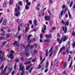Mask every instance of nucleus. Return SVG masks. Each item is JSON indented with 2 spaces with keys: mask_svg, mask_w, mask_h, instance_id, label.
<instances>
[{
  "mask_svg": "<svg viewBox=\"0 0 75 75\" xmlns=\"http://www.w3.org/2000/svg\"><path fill=\"white\" fill-rule=\"evenodd\" d=\"M34 46H35V47H37V44H34Z\"/></svg>",
  "mask_w": 75,
  "mask_h": 75,
  "instance_id": "nucleus-62",
  "label": "nucleus"
},
{
  "mask_svg": "<svg viewBox=\"0 0 75 75\" xmlns=\"http://www.w3.org/2000/svg\"><path fill=\"white\" fill-rule=\"evenodd\" d=\"M0 35L1 36H4L5 35L3 33H1V34Z\"/></svg>",
  "mask_w": 75,
  "mask_h": 75,
  "instance_id": "nucleus-59",
  "label": "nucleus"
},
{
  "mask_svg": "<svg viewBox=\"0 0 75 75\" xmlns=\"http://www.w3.org/2000/svg\"><path fill=\"white\" fill-rule=\"evenodd\" d=\"M72 62H71L70 64V65H69V68H71V67H72Z\"/></svg>",
  "mask_w": 75,
  "mask_h": 75,
  "instance_id": "nucleus-28",
  "label": "nucleus"
},
{
  "mask_svg": "<svg viewBox=\"0 0 75 75\" xmlns=\"http://www.w3.org/2000/svg\"><path fill=\"white\" fill-rule=\"evenodd\" d=\"M65 25H64V27L63 26L62 28L63 31H64V33H67V26H68V25H69V22L68 21H67L65 23Z\"/></svg>",
  "mask_w": 75,
  "mask_h": 75,
  "instance_id": "nucleus-3",
  "label": "nucleus"
},
{
  "mask_svg": "<svg viewBox=\"0 0 75 75\" xmlns=\"http://www.w3.org/2000/svg\"><path fill=\"white\" fill-rule=\"evenodd\" d=\"M36 8L37 10H38V11H39V10H40V8H39L38 7H36Z\"/></svg>",
  "mask_w": 75,
  "mask_h": 75,
  "instance_id": "nucleus-56",
  "label": "nucleus"
},
{
  "mask_svg": "<svg viewBox=\"0 0 75 75\" xmlns=\"http://www.w3.org/2000/svg\"><path fill=\"white\" fill-rule=\"evenodd\" d=\"M70 58H71V55H69V56L68 60L69 61L70 60Z\"/></svg>",
  "mask_w": 75,
  "mask_h": 75,
  "instance_id": "nucleus-57",
  "label": "nucleus"
},
{
  "mask_svg": "<svg viewBox=\"0 0 75 75\" xmlns=\"http://www.w3.org/2000/svg\"><path fill=\"white\" fill-rule=\"evenodd\" d=\"M13 45H16L17 47H19V43L17 41H15L13 44Z\"/></svg>",
  "mask_w": 75,
  "mask_h": 75,
  "instance_id": "nucleus-11",
  "label": "nucleus"
},
{
  "mask_svg": "<svg viewBox=\"0 0 75 75\" xmlns=\"http://www.w3.org/2000/svg\"><path fill=\"white\" fill-rule=\"evenodd\" d=\"M30 44H29L28 45L25 47V51H28V47H29V48H33L34 47V45H33L30 46Z\"/></svg>",
  "mask_w": 75,
  "mask_h": 75,
  "instance_id": "nucleus-6",
  "label": "nucleus"
},
{
  "mask_svg": "<svg viewBox=\"0 0 75 75\" xmlns=\"http://www.w3.org/2000/svg\"><path fill=\"white\" fill-rule=\"evenodd\" d=\"M7 23V20L6 19H4L3 22L2 24L3 25H6Z\"/></svg>",
  "mask_w": 75,
  "mask_h": 75,
  "instance_id": "nucleus-18",
  "label": "nucleus"
},
{
  "mask_svg": "<svg viewBox=\"0 0 75 75\" xmlns=\"http://www.w3.org/2000/svg\"><path fill=\"white\" fill-rule=\"evenodd\" d=\"M40 61H41L42 60V56H40Z\"/></svg>",
  "mask_w": 75,
  "mask_h": 75,
  "instance_id": "nucleus-60",
  "label": "nucleus"
},
{
  "mask_svg": "<svg viewBox=\"0 0 75 75\" xmlns=\"http://www.w3.org/2000/svg\"><path fill=\"white\" fill-rule=\"evenodd\" d=\"M68 14L69 15V18L70 19L71 18V13H70V12H69V10H68Z\"/></svg>",
  "mask_w": 75,
  "mask_h": 75,
  "instance_id": "nucleus-20",
  "label": "nucleus"
},
{
  "mask_svg": "<svg viewBox=\"0 0 75 75\" xmlns=\"http://www.w3.org/2000/svg\"><path fill=\"white\" fill-rule=\"evenodd\" d=\"M20 7L19 6H18L17 7H16L15 10V15L16 16H18L19 17L20 15Z\"/></svg>",
  "mask_w": 75,
  "mask_h": 75,
  "instance_id": "nucleus-1",
  "label": "nucleus"
},
{
  "mask_svg": "<svg viewBox=\"0 0 75 75\" xmlns=\"http://www.w3.org/2000/svg\"><path fill=\"white\" fill-rule=\"evenodd\" d=\"M52 52H51L50 53V54L49 55V57H50L51 55H52Z\"/></svg>",
  "mask_w": 75,
  "mask_h": 75,
  "instance_id": "nucleus-61",
  "label": "nucleus"
},
{
  "mask_svg": "<svg viewBox=\"0 0 75 75\" xmlns=\"http://www.w3.org/2000/svg\"><path fill=\"white\" fill-rule=\"evenodd\" d=\"M66 13V11L64 10H64H62L61 11L60 15L61 16V17H62V16H63V14L64 13Z\"/></svg>",
  "mask_w": 75,
  "mask_h": 75,
  "instance_id": "nucleus-8",
  "label": "nucleus"
},
{
  "mask_svg": "<svg viewBox=\"0 0 75 75\" xmlns=\"http://www.w3.org/2000/svg\"><path fill=\"white\" fill-rule=\"evenodd\" d=\"M28 8H29V7H28V6L26 5L25 6V10H28Z\"/></svg>",
  "mask_w": 75,
  "mask_h": 75,
  "instance_id": "nucleus-35",
  "label": "nucleus"
},
{
  "mask_svg": "<svg viewBox=\"0 0 75 75\" xmlns=\"http://www.w3.org/2000/svg\"><path fill=\"white\" fill-rule=\"evenodd\" d=\"M50 17L49 16H45V20H47V21H50Z\"/></svg>",
  "mask_w": 75,
  "mask_h": 75,
  "instance_id": "nucleus-9",
  "label": "nucleus"
},
{
  "mask_svg": "<svg viewBox=\"0 0 75 75\" xmlns=\"http://www.w3.org/2000/svg\"><path fill=\"white\" fill-rule=\"evenodd\" d=\"M3 18H1V20L0 21V23H1V22H2V21H3Z\"/></svg>",
  "mask_w": 75,
  "mask_h": 75,
  "instance_id": "nucleus-55",
  "label": "nucleus"
},
{
  "mask_svg": "<svg viewBox=\"0 0 75 75\" xmlns=\"http://www.w3.org/2000/svg\"><path fill=\"white\" fill-rule=\"evenodd\" d=\"M65 7V5H63V6H62L63 9H64Z\"/></svg>",
  "mask_w": 75,
  "mask_h": 75,
  "instance_id": "nucleus-54",
  "label": "nucleus"
},
{
  "mask_svg": "<svg viewBox=\"0 0 75 75\" xmlns=\"http://www.w3.org/2000/svg\"><path fill=\"white\" fill-rule=\"evenodd\" d=\"M50 4H52V0H49Z\"/></svg>",
  "mask_w": 75,
  "mask_h": 75,
  "instance_id": "nucleus-44",
  "label": "nucleus"
},
{
  "mask_svg": "<svg viewBox=\"0 0 75 75\" xmlns=\"http://www.w3.org/2000/svg\"><path fill=\"white\" fill-rule=\"evenodd\" d=\"M43 27L44 28H42V33H44V31L46 30V26H45V25H44Z\"/></svg>",
  "mask_w": 75,
  "mask_h": 75,
  "instance_id": "nucleus-14",
  "label": "nucleus"
},
{
  "mask_svg": "<svg viewBox=\"0 0 75 75\" xmlns=\"http://www.w3.org/2000/svg\"><path fill=\"white\" fill-rule=\"evenodd\" d=\"M52 49H53V46H52L49 51V53H50L51 51L52 50Z\"/></svg>",
  "mask_w": 75,
  "mask_h": 75,
  "instance_id": "nucleus-29",
  "label": "nucleus"
},
{
  "mask_svg": "<svg viewBox=\"0 0 75 75\" xmlns=\"http://www.w3.org/2000/svg\"><path fill=\"white\" fill-rule=\"evenodd\" d=\"M3 67H4V65H2L1 66V67H0L1 69H3Z\"/></svg>",
  "mask_w": 75,
  "mask_h": 75,
  "instance_id": "nucleus-41",
  "label": "nucleus"
},
{
  "mask_svg": "<svg viewBox=\"0 0 75 75\" xmlns=\"http://www.w3.org/2000/svg\"><path fill=\"white\" fill-rule=\"evenodd\" d=\"M72 35V36H75V33H74V32H73Z\"/></svg>",
  "mask_w": 75,
  "mask_h": 75,
  "instance_id": "nucleus-43",
  "label": "nucleus"
},
{
  "mask_svg": "<svg viewBox=\"0 0 75 75\" xmlns=\"http://www.w3.org/2000/svg\"><path fill=\"white\" fill-rule=\"evenodd\" d=\"M31 63V62L28 61V62H26L24 64L25 65H27L28 64H30Z\"/></svg>",
  "mask_w": 75,
  "mask_h": 75,
  "instance_id": "nucleus-24",
  "label": "nucleus"
},
{
  "mask_svg": "<svg viewBox=\"0 0 75 75\" xmlns=\"http://www.w3.org/2000/svg\"><path fill=\"white\" fill-rule=\"evenodd\" d=\"M19 71H22V72L21 74V75H24V67H22V64H21L19 66Z\"/></svg>",
  "mask_w": 75,
  "mask_h": 75,
  "instance_id": "nucleus-5",
  "label": "nucleus"
},
{
  "mask_svg": "<svg viewBox=\"0 0 75 75\" xmlns=\"http://www.w3.org/2000/svg\"><path fill=\"white\" fill-rule=\"evenodd\" d=\"M18 31H20V26H18Z\"/></svg>",
  "mask_w": 75,
  "mask_h": 75,
  "instance_id": "nucleus-64",
  "label": "nucleus"
},
{
  "mask_svg": "<svg viewBox=\"0 0 75 75\" xmlns=\"http://www.w3.org/2000/svg\"><path fill=\"white\" fill-rule=\"evenodd\" d=\"M65 48V47H62L60 50L59 51V54H60L61 52L62 51V50H64Z\"/></svg>",
  "mask_w": 75,
  "mask_h": 75,
  "instance_id": "nucleus-13",
  "label": "nucleus"
},
{
  "mask_svg": "<svg viewBox=\"0 0 75 75\" xmlns=\"http://www.w3.org/2000/svg\"><path fill=\"white\" fill-rule=\"evenodd\" d=\"M72 46L73 47V48H75V42H74L72 44Z\"/></svg>",
  "mask_w": 75,
  "mask_h": 75,
  "instance_id": "nucleus-30",
  "label": "nucleus"
},
{
  "mask_svg": "<svg viewBox=\"0 0 75 75\" xmlns=\"http://www.w3.org/2000/svg\"><path fill=\"white\" fill-rule=\"evenodd\" d=\"M12 68H8V70H9L10 72H11V71H12Z\"/></svg>",
  "mask_w": 75,
  "mask_h": 75,
  "instance_id": "nucleus-40",
  "label": "nucleus"
},
{
  "mask_svg": "<svg viewBox=\"0 0 75 75\" xmlns=\"http://www.w3.org/2000/svg\"><path fill=\"white\" fill-rule=\"evenodd\" d=\"M48 64H49V63H48V61H47L46 63V64L45 65V67L46 69H47V68H48Z\"/></svg>",
  "mask_w": 75,
  "mask_h": 75,
  "instance_id": "nucleus-16",
  "label": "nucleus"
},
{
  "mask_svg": "<svg viewBox=\"0 0 75 75\" xmlns=\"http://www.w3.org/2000/svg\"><path fill=\"white\" fill-rule=\"evenodd\" d=\"M16 22H17V23H18V24H19V23H20V21H19V20L18 19H17Z\"/></svg>",
  "mask_w": 75,
  "mask_h": 75,
  "instance_id": "nucleus-49",
  "label": "nucleus"
},
{
  "mask_svg": "<svg viewBox=\"0 0 75 75\" xmlns=\"http://www.w3.org/2000/svg\"><path fill=\"white\" fill-rule=\"evenodd\" d=\"M67 40V36L65 35H64L63 37L60 40H59V38H58L57 39V41L59 42V44H60L62 43V41L64 42L65 41Z\"/></svg>",
  "mask_w": 75,
  "mask_h": 75,
  "instance_id": "nucleus-2",
  "label": "nucleus"
},
{
  "mask_svg": "<svg viewBox=\"0 0 75 75\" xmlns=\"http://www.w3.org/2000/svg\"><path fill=\"white\" fill-rule=\"evenodd\" d=\"M21 61H23L24 60V57H22L21 58Z\"/></svg>",
  "mask_w": 75,
  "mask_h": 75,
  "instance_id": "nucleus-42",
  "label": "nucleus"
},
{
  "mask_svg": "<svg viewBox=\"0 0 75 75\" xmlns=\"http://www.w3.org/2000/svg\"><path fill=\"white\" fill-rule=\"evenodd\" d=\"M3 39H4V37H0V40H3Z\"/></svg>",
  "mask_w": 75,
  "mask_h": 75,
  "instance_id": "nucleus-58",
  "label": "nucleus"
},
{
  "mask_svg": "<svg viewBox=\"0 0 75 75\" xmlns=\"http://www.w3.org/2000/svg\"><path fill=\"white\" fill-rule=\"evenodd\" d=\"M4 53H3V52L0 50V59L1 60V63L3 62L4 60H5V57H3V55Z\"/></svg>",
  "mask_w": 75,
  "mask_h": 75,
  "instance_id": "nucleus-4",
  "label": "nucleus"
},
{
  "mask_svg": "<svg viewBox=\"0 0 75 75\" xmlns=\"http://www.w3.org/2000/svg\"><path fill=\"white\" fill-rule=\"evenodd\" d=\"M9 58H11V59H13L14 58L13 56V54H11L9 56H8Z\"/></svg>",
  "mask_w": 75,
  "mask_h": 75,
  "instance_id": "nucleus-15",
  "label": "nucleus"
},
{
  "mask_svg": "<svg viewBox=\"0 0 75 75\" xmlns=\"http://www.w3.org/2000/svg\"><path fill=\"white\" fill-rule=\"evenodd\" d=\"M10 35L9 34H7L6 35V38H8V37H10Z\"/></svg>",
  "mask_w": 75,
  "mask_h": 75,
  "instance_id": "nucleus-33",
  "label": "nucleus"
},
{
  "mask_svg": "<svg viewBox=\"0 0 75 75\" xmlns=\"http://www.w3.org/2000/svg\"><path fill=\"white\" fill-rule=\"evenodd\" d=\"M30 4L31 3L30 2H28L26 4V5H27V6H30Z\"/></svg>",
  "mask_w": 75,
  "mask_h": 75,
  "instance_id": "nucleus-47",
  "label": "nucleus"
},
{
  "mask_svg": "<svg viewBox=\"0 0 75 75\" xmlns=\"http://www.w3.org/2000/svg\"><path fill=\"white\" fill-rule=\"evenodd\" d=\"M7 66H6L5 67L3 71V70H2L1 72V74H3V75H5V74L6 73H5V72L6 71V69H7Z\"/></svg>",
  "mask_w": 75,
  "mask_h": 75,
  "instance_id": "nucleus-7",
  "label": "nucleus"
},
{
  "mask_svg": "<svg viewBox=\"0 0 75 75\" xmlns=\"http://www.w3.org/2000/svg\"><path fill=\"white\" fill-rule=\"evenodd\" d=\"M6 42H4L2 43V45L1 46V48H2L3 47V45H6Z\"/></svg>",
  "mask_w": 75,
  "mask_h": 75,
  "instance_id": "nucleus-26",
  "label": "nucleus"
},
{
  "mask_svg": "<svg viewBox=\"0 0 75 75\" xmlns=\"http://www.w3.org/2000/svg\"><path fill=\"white\" fill-rule=\"evenodd\" d=\"M34 24L35 27H36V26L37 25V20H34Z\"/></svg>",
  "mask_w": 75,
  "mask_h": 75,
  "instance_id": "nucleus-17",
  "label": "nucleus"
},
{
  "mask_svg": "<svg viewBox=\"0 0 75 75\" xmlns=\"http://www.w3.org/2000/svg\"><path fill=\"white\" fill-rule=\"evenodd\" d=\"M66 65H67V64L66 63V62H64L63 64V66L65 67H66Z\"/></svg>",
  "mask_w": 75,
  "mask_h": 75,
  "instance_id": "nucleus-46",
  "label": "nucleus"
},
{
  "mask_svg": "<svg viewBox=\"0 0 75 75\" xmlns=\"http://www.w3.org/2000/svg\"><path fill=\"white\" fill-rule=\"evenodd\" d=\"M21 47H22V48L24 49L25 48V45H24V44H22L21 45Z\"/></svg>",
  "mask_w": 75,
  "mask_h": 75,
  "instance_id": "nucleus-27",
  "label": "nucleus"
},
{
  "mask_svg": "<svg viewBox=\"0 0 75 75\" xmlns=\"http://www.w3.org/2000/svg\"><path fill=\"white\" fill-rule=\"evenodd\" d=\"M45 37L47 38H51V37H52V35L51 34L50 35L46 34L45 35Z\"/></svg>",
  "mask_w": 75,
  "mask_h": 75,
  "instance_id": "nucleus-10",
  "label": "nucleus"
},
{
  "mask_svg": "<svg viewBox=\"0 0 75 75\" xmlns=\"http://www.w3.org/2000/svg\"><path fill=\"white\" fill-rule=\"evenodd\" d=\"M28 51H25H25L26 52L25 53V55H26V56H27V57H28V56H30V53L28 52Z\"/></svg>",
  "mask_w": 75,
  "mask_h": 75,
  "instance_id": "nucleus-12",
  "label": "nucleus"
},
{
  "mask_svg": "<svg viewBox=\"0 0 75 75\" xmlns=\"http://www.w3.org/2000/svg\"><path fill=\"white\" fill-rule=\"evenodd\" d=\"M29 27H26L25 28V32H28V30H29Z\"/></svg>",
  "mask_w": 75,
  "mask_h": 75,
  "instance_id": "nucleus-22",
  "label": "nucleus"
},
{
  "mask_svg": "<svg viewBox=\"0 0 75 75\" xmlns=\"http://www.w3.org/2000/svg\"><path fill=\"white\" fill-rule=\"evenodd\" d=\"M35 39L33 38L32 39V42H35Z\"/></svg>",
  "mask_w": 75,
  "mask_h": 75,
  "instance_id": "nucleus-51",
  "label": "nucleus"
},
{
  "mask_svg": "<svg viewBox=\"0 0 75 75\" xmlns=\"http://www.w3.org/2000/svg\"><path fill=\"white\" fill-rule=\"evenodd\" d=\"M6 5H7V4H6V2L4 1V3L3 5V7H4V8L5 7H6Z\"/></svg>",
  "mask_w": 75,
  "mask_h": 75,
  "instance_id": "nucleus-23",
  "label": "nucleus"
},
{
  "mask_svg": "<svg viewBox=\"0 0 75 75\" xmlns=\"http://www.w3.org/2000/svg\"><path fill=\"white\" fill-rule=\"evenodd\" d=\"M18 4L20 6H22V2L20 1L18 2Z\"/></svg>",
  "mask_w": 75,
  "mask_h": 75,
  "instance_id": "nucleus-32",
  "label": "nucleus"
},
{
  "mask_svg": "<svg viewBox=\"0 0 75 75\" xmlns=\"http://www.w3.org/2000/svg\"><path fill=\"white\" fill-rule=\"evenodd\" d=\"M34 53H37L38 52L37 50H34Z\"/></svg>",
  "mask_w": 75,
  "mask_h": 75,
  "instance_id": "nucleus-37",
  "label": "nucleus"
},
{
  "mask_svg": "<svg viewBox=\"0 0 75 75\" xmlns=\"http://www.w3.org/2000/svg\"><path fill=\"white\" fill-rule=\"evenodd\" d=\"M72 4H73V1H71V2L70 3V6H69L70 7H72Z\"/></svg>",
  "mask_w": 75,
  "mask_h": 75,
  "instance_id": "nucleus-31",
  "label": "nucleus"
},
{
  "mask_svg": "<svg viewBox=\"0 0 75 75\" xmlns=\"http://www.w3.org/2000/svg\"><path fill=\"white\" fill-rule=\"evenodd\" d=\"M50 42V40L49 39L45 40H44V42Z\"/></svg>",
  "mask_w": 75,
  "mask_h": 75,
  "instance_id": "nucleus-19",
  "label": "nucleus"
},
{
  "mask_svg": "<svg viewBox=\"0 0 75 75\" xmlns=\"http://www.w3.org/2000/svg\"><path fill=\"white\" fill-rule=\"evenodd\" d=\"M30 66H28L26 68V70H28V69H30Z\"/></svg>",
  "mask_w": 75,
  "mask_h": 75,
  "instance_id": "nucleus-36",
  "label": "nucleus"
},
{
  "mask_svg": "<svg viewBox=\"0 0 75 75\" xmlns=\"http://www.w3.org/2000/svg\"><path fill=\"white\" fill-rule=\"evenodd\" d=\"M33 69V68H31L30 70H29V72L30 73H31V71H32V69Z\"/></svg>",
  "mask_w": 75,
  "mask_h": 75,
  "instance_id": "nucleus-50",
  "label": "nucleus"
},
{
  "mask_svg": "<svg viewBox=\"0 0 75 75\" xmlns=\"http://www.w3.org/2000/svg\"><path fill=\"white\" fill-rule=\"evenodd\" d=\"M11 29H8L7 30V31L8 33H10V32H11Z\"/></svg>",
  "mask_w": 75,
  "mask_h": 75,
  "instance_id": "nucleus-38",
  "label": "nucleus"
},
{
  "mask_svg": "<svg viewBox=\"0 0 75 75\" xmlns=\"http://www.w3.org/2000/svg\"><path fill=\"white\" fill-rule=\"evenodd\" d=\"M47 71H48V69H46L45 71V73L47 72Z\"/></svg>",
  "mask_w": 75,
  "mask_h": 75,
  "instance_id": "nucleus-63",
  "label": "nucleus"
},
{
  "mask_svg": "<svg viewBox=\"0 0 75 75\" xmlns=\"http://www.w3.org/2000/svg\"><path fill=\"white\" fill-rule=\"evenodd\" d=\"M9 3L10 5H12L13 3V0H10Z\"/></svg>",
  "mask_w": 75,
  "mask_h": 75,
  "instance_id": "nucleus-21",
  "label": "nucleus"
},
{
  "mask_svg": "<svg viewBox=\"0 0 75 75\" xmlns=\"http://www.w3.org/2000/svg\"><path fill=\"white\" fill-rule=\"evenodd\" d=\"M45 58L42 60L41 62H40V64H42V63H43V62H44V60H45Z\"/></svg>",
  "mask_w": 75,
  "mask_h": 75,
  "instance_id": "nucleus-34",
  "label": "nucleus"
},
{
  "mask_svg": "<svg viewBox=\"0 0 75 75\" xmlns=\"http://www.w3.org/2000/svg\"><path fill=\"white\" fill-rule=\"evenodd\" d=\"M15 61H16V62H18V59L17 58L15 60Z\"/></svg>",
  "mask_w": 75,
  "mask_h": 75,
  "instance_id": "nucleus-45",
  "label": "nucleus"
},
{
  "mask_svg": "<svg viewBox=\"0 0 75 75\" xmlns=\"http://www.w3.org/2000/svg\"><path fill=\"white\" fill-rule=\"evenodd\" d=\"M61 23H62V24H65V21H64L63 20H62Z\"/></svg>",
  "mask_w": 75,
  "mask_h": 75,
  "instance_id": "nucleus-48",
  "label": "nucleus"
},
{
  "mask_svg": "<svg viewBox=\"0 0 75 75\" xmlns=\"http://www.w3.org/2000/svg\"><path fill=\"white\" fill-rule=\"evenodd\" d=\"M57 36L58 38L60 37V34L59 33H58L57 35Z\"/></svg>",
  "mask_w": 75,
  "mask_h": 75,
  "instance_id": "nucleus-52",
  "label": "nucleus"
},
{
  "mask_svg": "<svg viewBox=\"0 0 75 75\" xmlns=\"http://www.w3.org/2000/svg\"><path fill=\"white\" fill-rule=\"evenodd\" d=\"M17 65V63H16L15 64V65L14 66V69L16 70V65Z\"/></svg>",
  "mask_w": 75,
  "mask_h": 75,
  "instance_id": "nucleus-39",
  "label": "nucleus"
},
{
  "mask_svg": "<svg viewBox=\"0 0 75 75\" xmlns=\"http://www.w3.org/2000/svg\"><path fill=\"white\" fill-rule=\"evenodd\" d=\"M4 27H2L1 28V31H3V29H4Z\"/></svg>",
  "mask_w": 75,
  "mask_h": 75,
  "instance_id": "nucleus-53",
  "label": "nucleus"
},
{
  "mask_svg": "<svg viewBox=\"0 0 75 75\" xmlns=\"http://www.w3.org/2000/svg\"><path fill=\"white\" fill-rule=\"evenodd\" d=\"M27 39H28V43H30V42H31V40H30V38L29 37H28Z\"/></svg>",
  "mask_w": 75,
  "mask_h": 75,
  "instance_id": "nucleus-25",
  "label": "nucleus"
}]
</instances>
